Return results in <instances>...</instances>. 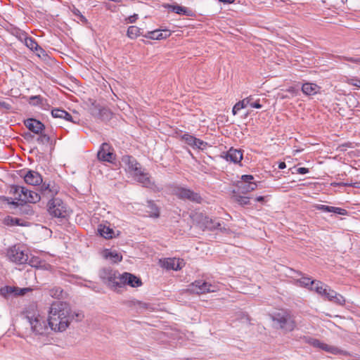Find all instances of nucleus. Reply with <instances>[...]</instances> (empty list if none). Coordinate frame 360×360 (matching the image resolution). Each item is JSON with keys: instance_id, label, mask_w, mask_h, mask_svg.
Returning a JSON list of instances; mask_svg holds the SVG:
<instances>
[{"instance_id": "nucleus-1", "label": "nucleus", "mask_w": 360, "mask_h": 360, "mask_svg": "<svg viewBox=\"0 0 360 360\" xmlns=\"http://www.w3.org/2000/svg\"><path fill=\"white\" fill-rule=\"evenodd\" d=\"M84 315L81 312L72 311L70 304L65 302H53L49 309L48 323L55 332L65 331L75 319L82 321Z\"/></svg>"}, {"instance_id": "nucleus-2", "label": "nucleus", "mask_w": 360, "mask_h": 360, "mask_svg": "<svg viewBox=\"0 0 360 360\" xmlns=\"http://www.w3.org/2000/svg\"><path fill=\"white\" fill-rule=\"evenodd\" d=\"M122 166L134 180L145 187H150L151 181L148 173L141 167L136 160L130 155H124L121 160Z\"/></svg>"}, {"instance_id": "nucleus-3", "label": "nucleus", "mask_w": 360, "mask_h": 360, "mask_svg": "<svg viewBox=\"0 0 360 360\" xmlns=\"http://www.w3.org/2000/svg\"><path fill=\"white\" fill-rule=\"evenodd\" d=\"M184 220L188 217L190 219L188 221V226L191 228L196 224L202 229L215 230L221 229V223L216 219L209 218L201 212H191L190 214H184Z\"/></svg>"}, {"instance_id": "nucleus-4", "label": "nucleus", "mask_w": 360, "mask_h": 360, "mask_svg": "<svg viewBox=\"0 0 360 360\" xmlns=\"http://www.w3.org/2000/svg\"><path fill=\"white\" fill-rule=\"evenodd\" d=\"M271 319L285 331H292L296 326L293 316L288 311H279L271 315Z\"/></svg>"}, {"instance_id": "nucleus-5", "label": "nucleus", "mask_w": 360, "mask_h": 360, "mask_svg": "<svg viewBox=\"0 0 360 360\" xmlns=\"http://www.w3.org/2000/svg\"><path fill=\"white\" fill-rule=\"evenodd\" d=\"M220 290V287L217 283H211L205 281L199 280L195 281L189 285L188 288L185 289L192 293L205 294L208 292H214Z\"/></svg>"}, {"instance_id": "nucleus-6", "label": "nucleus", "mask_w": 360, "mask_h": 360, "mask_svg": "<svg viewBox=\"0 0 360 360\" xmlns=\"http://www.w3.org/2000/svg\"><path fill=\"white\" fill-rule=\"evenodd\" d=\"M122 274L110 268H103L100 271L99 276L111 288H120Z\"/></svg>"}, {"instance_id": "nucleus-7", "label": "nucleus", "mask_w": 360, "mask_h": 360, "mask_svg": "<svg viewBox=\"0 0 360 360\" xmlns=\"http://www.w3.org/2000/svg\"><path fill=\"white\" fill-rule=\"evenodd\" d=\"M7 256L12 262L22 264L28 261V254L27 250L20 245H13L7 251Z\"/></svg>"}, {"instance_id": "nucleus-8", "label": "nucleus", "mask_w": 360, "mask_h": 360, "mask_svg": "<svg viewBox=\"0 0 360 360\" xmlns=\"http://www.w3.org/2000/svg\"><path fill=\"white\" fill-rule=\"evenodd\" d=\"M14 193L19 194L22 201L29 203H36L41 199V195L38 193L30 191L25 187L15 186L12 188Z\"/></svg>"}, {"instance_id": "nucleus-9", "label": "nucleus", "mask_w": 360, "mask_h": 360, "mask_svg": "<svg viewBox=\"0 0 360 360\" xmlns=\"http://www.w3.org/2000/svg\"><path fill=\"white\" fill-rule=\"evenodd\" d=\"M48 212L51 216L58 218H64L68 214L65 205L59 198H53L49 202Z\"/></svg>"}, {"instance_id": "nucleus-10", "label": "nucleus", "mask_w": 360, "mask_h": 360, "mask_svg": "<svg viewBox=\"0 0 360 360\" xmlns=\"http://www.w3.org/2000/svg\"><path fill=\"white\" fill-rule=\"evenodd\" d=\"M27 319L31 326V329L36 335H42L45 333L47 326L46 321L43 316L39 314L32 316H27Z\"/></svg>"}, {"instance_id": "nucleus-11", "label": "nucleus", "mask_w": 360, "mask_h": 360, "mask_svg": "<svg viewBox=\"0 0 360 360\" xmlns=\"http://www.w3.org/2000/svg\"><path fill=\"white\" fill-rule=\"evenodd\" d=\"M253 180L254 177L252 175H243L241 180L237 184L240 191L247 193L255 190L257 188V184Z\"/></svg>"}, {"instance_id": "nucleus-12", "label": "nucleus", "mask_w": 360, "mask_h": 360, "mask_svg": "<svg viewBox=\"0 0 360 360\" xmlns=\"http://www.w3.org/2000/svg\"><path fill=\"white\" fill-rule=\"evenodd\" d=\"M113 149L107 143H103L98 152V158L102 161L112 162L115 160Z\"/></svg>"}, {"instance_id": "nucleus-13", "label": "nucleus", "mask_w": 360, "mask_h": 360, "mask_svg": "<svg viewBox=\"0 0 360 360\" xmlns=\"http://www.w3.org/2000/svg\"><path fill=\"white\" fill-rule=\"evenodd\" d=\"M120 280V288L125 285L133 288L139 287L142 285V281L139 277L127 272L122 274Z\"/></svg>"}, {"instance_id": "nucleus-14", "label": "nucleus", "mask_w": 360, "mask_h": 360, "mask_svg": "<svg viewBox=\"0 0 360 360\" xmlns=\"http://www.w3.org/2000/svg\"><path fill=\"white\" fill-rule=\"evenodd\" d=\"M181 139L184 140L188 145L194 149L196 148L203 150L207 147V143L188 134L181 136Z\"/></svg>"}, {"instance_id": "nucleus-15", "label": "nucleus", "mask_w": 360, "mask_h": 360, "mask_svg": "<svg viewBox=\"0 0 360 360\" xmlns=\"http://www.w3.org/2000/svg\"><path fill=\"white\" fill-rule=\"evenodd\" d=\"M323 297H324L329 301L339 305H343L345 302V300L342 295L337 293L335 291L332 290L328 286L327 287L326 292L324 293Z\"/></svg>"}, {"instance_id": "nucleus-16", "label": "nucleus", "mask_w": 360, "mask_h": 360, "mask_svg": "<svg viewBox=\"0 0 360 360\" xmlns=\"http://www.w3.org/2000/svg\"><path fill=\"white\" fill-rule=\"evenodd\" d=\"M25 181L30 185L37 186L42 183V177L39 173L33 170H29L24 175Z\"/></svg>"}, {"instance_id": "nucleus-17", "label": "nucleus", "mask_w": 360, "mask_h": 360, "mask_svg": "<svg viewBox=\"0 0 360 360\" xmlns=\"http://www.w3.org/2000/svg\"><path fill=\"white\" fill-rule=\"evenodd\" d=\"M25 126L34 134H39L44 129V125L35 119L30 118L25 121Z\"/></svg>"}, {"instance_id": "nucleus-18", "label": "nucleus", "mask_w": 360, "mask_h": 360, "mask_svg": "<svg viewBox=\"0 0 360 360\" xmlns=\"http://www.w3.org/2000/svg\"><path fill=\"white\" fill-rule=\"evenodd\" d=\"M159 263L167 270H177L180 266V260L176 257L160 259Z\"/></svg>"}, {"instance_id": "nucleus-19", "label": "nucleus", "mask_w": 360, "mask_h": 360, "mask_svg": "<svg viewBox=\"0 0 360 360\" xmlns=\"http://www.w3.org/2000/svg\"><path fill=\"white\" fill-rule=\"evenodd\" d=\"M171 35V31L167 29L155 30L148 32L146 37L151 39L161 40Z\"/></svg>"}, {"instance_id": "nucleus-20", "label": "nucleus", "mask_w": 360, "mask_h": 360, "mask_svg": "<svg viewBox=\"0 0 360 360\" xmlns=\"http://www.w3.org/2000/svg\"><path fill=\"white\" fill-rule=\"evenodd\" d=\"M224 158L227 161H230L233 163H239L243 159V153L240 150L231 148L226 153Z\"/></svg>"}, {"instance_id": "nucleus-21", "label": "nucleus", "mask_w": 360, "mask_h": 360, "mask_svg": "<svg viewBox=\"0 0 360 360\" xmlns=\"http://www.w3.org/2000/svg\"><path fill=\"white\" fill-rule=\"evenodd\" d=\"M28 264L38 269L51 271L52 267L45 261L41 260L38 257H32L28 259Z\"/></svg>"}, {"instance_id": "nucleus-22", "label": "nucleus", "mask_w": 360, "mask_h": 360, "mask_svg": "<svg viewBox=\"0 0 360 360\" xmlns=\"http://www.w3.org/2000/svg\"><path fill=\"white\" fill-rule=\"evenodd\" d=\"M181 199H187L191 202H200L201 197L198 193H195L190 189L181 188Z\"/></svg>"}, {"instance_id": "nucleus-23", "label": "nucleus", "mask_w": 360, "mask_h": 360, "mask_svg": "<svg viewBox=\"0 0 360 360\" xmlns=\"http://www.w3.org/2000/svg\"><path fill=\"white\" fill-rule=\"evenodd\" d=\"M315 208L323 212H333L340 215L347 214V210L338 207L328 206L325 205H316Z\"/></svg>"}, {"instance_id": "nucleus-24", "label": "nucleus", "mask_w": 360, "mask_h": 360, "mask_svg": "<svg viewBox=\"0 0 360 360\" xmlns=\"http://www.w3.org/2000/svg\"><path fill=\"white\" fill-rule=\"evenodd\" d=\"M103 257L113 263H117L122 259V256L116 250L105 249L102 252Z\"/></svg>"}, {"instance_id": "nucleus-25", "label": "nucleus", "mask_w": 360, "mask_h": 360, "mask_svg": "<svg viewBox=\"0 0 360 360\" xmlns=\"http://www.w3.org/2000/svg\"><path fill=\"white\" fill-rule=\"evenodd\" d=\"M321 87L316 84L306 82L302 86V92L307 96H313L319 93Z\"/></svg>"}, {"instance_id": "nucleus-26", "label": "nucleus", "mask_w": 360, "mask_h": 360, "mask_svg": "<svg viewBox=\"0 0 360 360\" xmlns=\"http://www.w3.org/2000/svg\"><path fill=\"white\" fill-rule=\"evenodd\" d=\"M51 115L54 118L63 119L66 121H70L73 123L76 122V121L72 120V117L70 113H68L67 111L60 109V108L53 109L51 110Z\"/></svg>"}, {"instance_id": "nucleus-27", "label": "nucleus", "mask_w": 360, "mask_h": 360, "mask_svg": "<svg viewBox=\"0 0 360 360\" xmlns=\"http://www.w3.org/2000/svg\"><path fill=\"white\" fill-rule=\"evenodd\" d=\"M98 231L102 237L106 239H111L115 237L114 230L106 224H99Z\"/></svg>"}, {"instance_id": "nucleus-28", "label": "nucleus", "mask_w": 360, "mask_h": 360, "mask_svg": "<svg viewBox=\"0 0 360 360\" xmlns=\"http://www.w3.org/2000/svg\"><path fill=\"white\" fill-rule=\"evenodd\" d=\"M16 37L19 42L24 44V45H33V44H37L34 40L27 36V34L20 30L16 32Z\"/></svg>"}, {"instance_id": "nucleus-29", "label": "nucleus", "mask_w": 360, "mask_h": 360, "mask_svg": "<svg viewBox=\"0 0 360 360\" xmlns=\"http://www.w3.org/2000/svg\"><path fill=\"white\" fill-rule=\"evenodd\" d=\"M30 51L35 54L39 58L47 60L49 58L48 53L42 49V46H27Z\"/></svg>"}, {"instance_id": "nucleus-30", "label": "nucleus", "mask_w": 360, "mask_h": 360, "mask_svg": "<svg viewBox=\"0 0 360 360\" xmlns=\"http://www.w3.org/2000/svg\"><path fill=\"white\" fill-rule=\"evenodd\" d=\"M317 348L333 354H338L341 353V350L338 347L328 345L321 341H319Z\"/></svg>"}, {"instance_id": "nucleus-31", "label": "nucleus", "mask_w": 360, "mask_h": 360, "mask_svg": "<svg viewBox=\"0 0 360 360\" xmlns=\"http://www.w3.org/2000/svg\"><path fill=\"white\" fill-rule=\"evenodd\" d=\"M250 101H252V96L247 97V98H244L243 100L236 103L232 110L233 114L236 115L238 111L247 107V105L249 104Z\"/></svg>"}, {"instance_id": "nucleus-32", "label": "nucleus", "mask_w": 360, "mask_h": 360, "mask_svg": "<svg viewBox=\"0 0 360 360\" xmlns=\"http://www.w3.org/2000/svg\"><path fill=\"white\" fill-rule=\"evenodd\" d=\"M327 287L328 285L323 283L322 282L319 281H315L313 285V288H311V290H314L319 295L323 296L324 293L326 292Z\"/></svg>"}, {"instance_id": "nucleus-33", "label": "nucleus", "mask_w": 360, "mask_h": 360, "mask_svg": "<svg viewBox=\"0 0 360 360\" xmlns=\"http://www.w3.org/2000/svg\"><path fill=\"white\" fill-rule=\"evenodd\" d=\"M57 193L56 190L52 189L49 184H43L41 186V195L46 197H51Z\"/></svg>"}, {"instance_id": "nucleus-34", "label": "nucleus", "mask_w": 360, "mask_h": 360, "mask_svg": "<svg viewBox=\"0 0 360 360\" xmlns=\"http://www.w3.org/2000/svg\"><path fill=\"white\" fill-rule=\"evenodd\" d=\"M300 340H302V342L309 344V345H311L315 348H317V347L319 346V341H320L318 339L311 338L310 336H307V335L300 337Z\"/></svg>"}, {"instance_id": "nucleus-35", "label": "nucleus", "mask_w": 360, "mask_h": 360, "mask_svg": "<svg viewBox=\"0 0 360 360\" xmlns=\"http://www.w3.org/2000/svg\"><path fill=\"white\" fill-rule=\"evenodd\" d=\"M233 199L239 203L241 205H245L249 204L250 198L246 196H241L237 193H236L235 191H233V195L232 196Z\"/></svg>"}, {"instance_id": "nucleus-36", "label": "nucleus", "mask_w": 360, "mask_h": 360, "mask_svg": "<svg viewBox=\"0 0 360 360\" xmlns=\"http://www.w3.org/2000/svg\"><path fill=\"white\" fill-rule=\"evenodd\" d=\"M300 286L309 288L310 290L313 288V285L315 282L314 280H311L310 278L303 277L297 281Z\"/></svg>"}, {"instance_id": "nucleus-37", "label": "nucleus", "mask_w": 360, "mask_h": 360, "mask_svg": "<svg viewBox=\"0 0 360 360\" xmlns=\"http://www.w3.org/2000/svg\"><path fill=\"white\" fill-rule=\"evenodd\" d=\"M139 33L140 29L136 26H130L127 30V36L131 39L136 38Z\"/></svg>"}, {"instance_id": "nucleus-38", "label": "nucleus", "mask_w": 360, "mask_h": 360, "mask_svg": "<svg viewBox=\"0 0 360 360\" xmlns=\"http://www.w3.org/2000/svg\"><path fill=\"white\" fill-rule=\"evenodd\" d=\"M15 292V288L11 286H6L0 289V294L4 297H6L11 294H14Z\"/></svg>"}, {"instance_id": "nucleus-39", "label": "nucleus", "mask_w": 360, "mask_h": 360, "mask_svg": "<svg viewBox=\"0 0 360 360\" xmlns=\"http://www.w3.org/2000/svg\"><path fill=\"white\" fill-rule=\"evenodd\" d=\"M5 224L8 226L22 225L20 224V219L18 218H13L11 217H7L4 219Z\"/></svg>"}, {"instance_id": "nucleus-40", "label": "nucleus", "mask_w": 360, "mask_h": 360, "mask_svg": "<svg viewBox=\"0 0 360 360\" xmlns=\"http://www.w3.org/2000/svg\"><path fill=\"white\" fill-rule=\"evenodd\" d=\"M63 292L60 288H53L50 290V295L53 297H59Z\"/></svg>"}, {"instance_id": "nucleus-41", "label": "nucleus", "mask_w": 360, "mask_h": 360, "mask_svg": "<svg viewBox=\"0 0 360 360\" xmlns=\"http://www.w3.org/2000/svg\"><path fill=\"white\" fill-rule=\"evenodd\" d=\"M40 136L37 138V142L39 143H46L49 142L50 138L46 134H39Z\"/></svg>"}, {"instance_id": "nucleus-42", "label": "nucleus", "mask_w": 360, "mask_h": 360, "mask_svg": "<svg viewBox=\"0 0 360 360\" xmlns=\"http://www.w3.org/2000/svg\"><path fill=\"white\" fill-rule=\"evenodd\" d=\"M347 83L350 85L356 86L357 88L360 89V79H358L356 78H351L347 80Z\"/></svg>"}, {"instance_id": "nucleus-43", "label": "nucleus", "mask_w": 360, "mask_h": 360, "mask_svg": "<svg viewBox=\"0 0 360 360\" xmlns=\"http://www.w3.org/2000/svg\"><path fill=\"white\" fill-rule=\"evenodd\" d=\"M29 288H15V292H14V295H24L25 292L28 291Z\"/></svg>"}, {"instance_id": "nucleus-44", "label": "nucleus", "mask_w": 360, "mask_h": 360, "mask_svg": "<svg viewBox=\"0 0 360 360\" xmlns=\"http://www.w3.org/2000/svg\"><path fill=\"white\" fill-rule=\"evenodd\" d=\"M30 99L34 102V104H40L42 102V98L39 96H32Z\"/></svg>"}, {"instance_id": "nucleus-45", "label": "nucleus", "mask_w": 360, "mask_h": 360, "mask_svg": "<svg viewBox=\"0 0 360 360\" xmlns=\"http://www.w3.org/2000/svg\"><path fill=\"white\" fill-rule=\"evenodd\" d=\"M309 172V169L305 167H299L297 169V173L300 174H305Z\"/></svg>"}, {"instance_id": "nucleus-46", "label": "nucleus", "mask_w": 360, "mask_h": 360, "mask_svg": "<svg viewBox=\"0 0 360 360\" xmlns=\"http://www.w3.org/2000/svg\"><path fill=\"white\" fill-rule=\"evenodd\" d=\"M22 208H25V212L27 214H31L33 213L32 210L30 206L28 205H22Z\"/></svg>"}, {"instance_id": "nucleus-47", "label": "nucleus", "mask_w": 360, "mask_h": 360, "mask_svg": "<svg viewBox=\"0 0 360 360\" xmlns=\"http://www.w3.org/2000/svg\"><path fill=\"white\" fill-rule=\"evenodd\" d=\"M138 18V15L137 14H134L133 15H131L129 16L128 18H127V21L129 23H133L136 21V20Z\"/></svg>"}, {"instance_id": "nucleus-48", "label": "nucleus", "mask_w": 360, "mask_h": 360, "mask_svg": "<svg viewBox=\"0 0 360 360\" xmlns=\"http://www.w3.org/2000/svg\"><path fill=\"white\" fill-rule=\"evenodd\" d=\"M252 108H262V105H260L258 102H252V101H250V102L249 103V104Z\"/></svg>"}, {"instance_id": "nucleus-49", "label": "nucleus", "mask_w": 360, "mask_h": 360, "mask_svg": "<svg viewBox=\"0 0 360 360\" xmlns=\"http://www.w3.org/2000/svg\"><path fill=\"white\" fill-rule=\"evenodd\" d=\"M172 8V11L177 14H180V6H169Z\"/></svg>"}, {"instance_id": "nucleus-50", "label": "nucleus", "mask_w": 360, "mask_h": 360, "mask_svg": "<svg viewBox=\"0 0 360 360\" xmlns=\"http://www.w3.org/2000/svg\"><path fill=\"white\" fill-rule=\"evenodd\" d=\"M287 91L289 92L292 96H296L297 93V90L295 87H290Z\"/></svg>"}, {"instance_id": "nucleus-51", "label": "nucleus", "mask_w": 360, "mask_h": 360, "mask_svg": "<svg viewBox=\"0 0 360 360\" xmlns=\"http://www.w3.org/2000/svg\"><path fill=\"white\" fill-rule=\"evenodd\" d=\"M77 13L79 14V19L81 21L84 22H87V20L86 18L83 15H82V13H80V11L79 10H77Z\"/></svg>"}, {"instance_id": "nucleus-52", "label": "nucleus", "mask_w": 360, "mask_h": 360, "mask_svg": "<svg viewBox=\"0 0 360 360\" xmlns=\"http://www.w3.org/2000/svg\"><path fill=\"white\" fill-rule=\"evenodd\" d=\"M286 167V165L284 162H281L279 163L278 165V168L280 169H285Z\"/></svg>"}, {"instance_id": "nucleus-53", "label": "nucleus", "mask_w": 360, "mask_h": 360, "mask_svg": "<svg viewBox=\"0 0 360 360\" xmlns=\"http://www.w3.org/2000/svg\"><path fill=\"white\" fill-rule=\"evenodd\" d=\"M221 2L226 3V4H231L234 1V0H219Z\"/></svg>"}, {"instance_id": "nucleus-54", "label": "nucleus", "mask_w": 360, "mask_h": 360, "mask_svg": "<svg viewBox=\"0 0 360 360\" xmlns=\"http://www.w3.org/2000/svg\"><path fill=\"white\" fill-rule=\"evenodd\" d=\"M333 185H338V186H340V185H342V186H350L351 184H347V183H338V184H333Z\"/></svg>"}, {"instance_id": "nucleus-55", "label": "nucleus", "mask_w": 360, "mask_h": 360, "mask_svg": "<svg viewBox=\"0 0 360 360\" xmlns=\"http://www.w3.org/2000/svg\"><path fill=\"white\" fill-rule=\"evenodd\" d=\"M256 200L258 201V202H262L264 200V197L262 196H259L256 198Z\"/></svg>"}, {"instance_id": "nucleus-56", "label": "nucleus", "mask_w": 360, "mask_h": 360, "mask_svg": "<svg viewBox=\"0 0 360 360\" xmlns=\"http://www.w3.org/2000/svg\"><path fill=\"white\" fill-rule=\"evenodd\" d=\"M158 215H159L158 211L156 209L155 212L153 214V216L157 217H158Z\"/></svg>"}, {"instance_id": "nucleus-57", "label": "nucleus", "mask_w": 360, "mask_h": 360, "mask_svg": "<svg viewBox=\"0 0 360 360\" xmlns=\"http://www.w3.org/2000/svg\"><path fill=\"white\" fill-rule=\"evenodd\" d=\"M181 14L186 13V8H185L181 6Z\"/></svg>"}, {"instance_id": "nucleus-58", "label": "nucleus", "mask_w": 360, "mask_h": 360, "mask_svg": "<svg viewBox=\"0 0 360 360\" xmlns=\"http://www.w3.org/2000/svg\"><path fill=\"white\" fill-rule=\"evenodd\" d=\"M77 9H75V11H74V13H75V15H76L77 16L79 17V14L77 13Z\"/></svg>"}, {"instance_id": "nucleus-59", "label": "nucleus", "mask_w": 360, "mask_h": 360, "mask_svg": "<svg viewBox=\"0 0 360 360\" xmlns=\"http://www.w3.org/2000/svg\"><path fill=\"white\" fill-rule=\"evenodd\" d=\"M112 1H115V2H121L122 0H112Z\"/></svg>"}, {"instance_id": "nucleus-60", "label": "nucleus", "mask_w": 360, "mask_h": 360, "mask_svg": "<svg viewBox=\"0 0 360 360\" xmlns=\"http://www.w3.org/2000/svg\"><path fill=\"white\" fill-rule=\"evenodd\" d=\"M4 104H5V103H4V102H1V101H0V105L3 106V105H4Z\"/></svg>"}]
</instances>
